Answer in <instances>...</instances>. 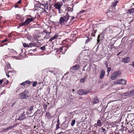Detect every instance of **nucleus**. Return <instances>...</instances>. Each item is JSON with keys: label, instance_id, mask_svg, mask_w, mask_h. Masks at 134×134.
Here are the masks:
<instances>
[{"label": "nucleus", "instance_id": "1", "mask_svg": "<svg viewBox=\"0 0 134 134\" xmlns=\"http://www.w3.org/2000/svg\"><path fill=\"white\" fill-rule=\"evenodd\" d=\"M65 15L61 17L58 23L60 25H65L68 22V25H71L72 24L73 20L75 18L74 16H70L68 13H66Z\"/></svg>", "mask_w": 134, "mask_h": 134}, {"label": "nucleus", "instance_id": "2", "mask_svg": "<svg viewBox=\"0 0 134 134\" xmlns=\"http://www.w3.org/2000/svg\"><path fill=\"white\" fill-rule=\"evenodd\" d=\"M28 91L25 90L23 92L21 93L19 95L20 97L22 99H26L28 97Z\"/></svg>", "mask_w": 134, "mask_h": 134}, {"label": "nucleus", "instance_id": "3", "mask_svg": "<svg viewBox=\"0 0 134 134\" xmlns=\"http://www.w3.org/2000/svg\"><path fill=\"white\" fill-rule=\"evenodd\" d=\"M113 32V31L109 27L106 28L102 32V33L103 34L108 35Z\"/></svg>", "mask_w": 134, "mask_h": 134}, {"label": "nucleus", "instance_id": "4", "mask_svg": "<svg viewBox=\"0 0 134 134\" xmlns=\"http://www.w3.org/2000/svg\"><path fill=\"white\" fill-rule=\"evenodd\" d=\"M121 74V72L119 71L115 72L111 75L110 78L113 80H115L117 77L120 75Z\"/></svg>", "mask_w": 134, "mask_h": 134}, {"label": "nucleus", "instance_id": "5", "mask_svg": "<svg viewBox=\"0 0 134 134\" xmlns=\"http://www.w3.org/2000/svg\"><path fill=\"white\" fill-rule=\"evenodd\" d=\"M90 92L89 90L84 91L83 89H80L78 90L77 92L78 94L80 95L83 94H87Z\"/></svg>", "mask_w": 134, "mask_h": 134}, {"label": "nucleus", "instance_id": "6", "mask_svg": "<svg viewBox=\"0 0 134 134\" xmlns=\"http://www.w3.org/2000/svg\"><path fill=\"white\" fill-rule=\"evenodd\" d=\"M63 3L62 2L60 1L54 4V7L55 9H58L61 8V7L62 6Z\"/></svg>", "mask_w": 134, "mask_h": 134}, {"label": "nucleus", "instance_id": "7", "mask_svg": "<svg viewBox=\"0 0 134 134\" xmlns=\"http://www.w3.org/2000/svg\"><path fill=\"white\" fill-rule=\"evenodd\" d=\"M25 116V112L24 111L21 114L19 115L18 118H16L15 120H21L25 119H26V117Z\"/></svg>", "mask_w": 134, "mask_h": 134}, {"label": "nucleus", "instance_id": "8", "mask_svg": "<svg viewBox=\"0 0 134 134\" xmlns=\"http://www.w3.org/2000/svg\"><path fill=\"white\" fill-rule=\"evenodd\" d=\"M35 18L33 17L30 18H27L26 19L24 22L25 24V26H26L29 24Z\"/></svg>", "mask_w": 134, "mask_h": 134}, {"label": "nucleus", "instance_id": "9", "mask_svg": "<svg viewBox=\"0 0 134 134\" xmlns=\"http://www.w3.org/2000/svg\"><path fill=\"white\" fill-rule=\"evenodd\" d=\"M80 66L79 65H76L73 66L70 68L71 70H72L73 71H75L79 69Z\"/></svg>", "mask_w": 134, "mask_h": 134}, {"label": "nucleus", "instance_id": "10", "mask_svg": "<svg viewBox=\"0 0 134 134\" xmlns=\"http://www.w3.org/2000/svg\"><path fill=\"white\" fill-rule=\"evenodd\" d=\"M99 99L97 96L95 97L93 99L92 102V104H94L99 102Z\"/></svg>", "mask_w": 134, "mask_h": 134}, {"label": "nucleus", "instance_id": "11", "mask_svg": "<svg viewBox=\"0 0 134 134\" xmlns=\"http://www.w3.org/2000/svg\"><path fill=\"white\" fill-rule=\"evenodd\" d=\"M127 118L128 120H131L134 119V113L129 114L127 116Z\"/></svg>", "mask_w": 134, "mask_h": 134}, {"label": "nucleus", "instance_id": "12", "mask_svg": "<svg viewBox=\"0 0 134 134\" xmlns=\"http://www.w3.org/2000/svg\"><path fill=\"white\" fill-rule=\"evenodd\" d=\"M70 45H64V46H62L60 48V50H67L68 48H69V47H70Z\"/></svg>", "mask_w": 134, "mask_h": 134}, {"label": "nucleus", "instance_id": "13", "mask_svg": "<svg viewBox=\"0 0 134 134\" xmlns=\"http://www.w3.org/2000/svg\"><path fill=\"white\" fill-rule=\"evenodd\" d=\"M58 10L59 13L61 15H65L66 13H65L63 9H62L61 8Z\"/></svg>", "mask_w": 134, "mask_h": 134}, {"label": "nucleus", "instance_id": "14", "mask_svg": "<svg viewBox=\"0 0 134 134\" xmlns=\"http://www.w3.org/2000/svg\"><path fill=\"white\" fill-rule=\"evenodd\" d=\"M120 85H124L126 84L127 81L122 79H120Z\"/></svg>", "mask_w": 134, "mask_h": 134}, {"label": "nucleus", "instance_id": "15", "mask_svg": "<svg viewBox=\"0 0 134 134\" xmlns=\"http://www.w3.org/2000/svg\"><path fill=\"white\" fill-rule=\"evenodd\" d=\"M129 60L130 58L129 57H127L126 58H124L122 59V61L125 63H128L129 61Z\"/></svg>", "mask_w": 134, "mask_h": 134}, {"label": "nucleus", "instance_id": "16", "mask_svg": "<svg viewBox=\"0 0 134 134\" xmlns=\"http://www.w3.org/2000/svg\"><path fill=\"white\" fill-rule=\"evenodd\" d=\"M58 37V35H55L54 36L52 37L49 40V42L52 41L53 40H55L57 39V37Z\"/></svg>", "mask_w": 134, "mask_h": 134}, {"label": "nucleus", "instance_id": "17", "mask_svg": "<svg viewBox=\"0 0 134 134\" xmlns=\"http://www.w3.org/2000/svg\"><path fill=\"white\" fill-rule=\"evenodd\" d=\"M28 47H36L37 46V43H36L35 42H31L30 43L28 44Z\"/></svg>", "mask_w": 134, "mask_h": 134}, {"label": "nucleus", "instance_id": "18", "mask_svg": "<svg viewBox=\"0 0 134 134\" xmlns=\"http://www.w3.org/2000/svg\"><path fill=\"white\" fill-rule=\"evenodd\" d=\"M105 74V72L103 70H102L101 71L100 78V79L102 78L104 76Z\"/></svg>", "mask_w": 134, "mask_h": 134}, {"label": "nucleus", "instance_id": "19", "mask_svg": "<svg viewBox=\"0 0 134 134\" xmlns=\"http://www.w3.org/2000/svg\"><path fill=\"white\" fill-rule=\"evenodd\" d=\"M92 39V38H91L90 37H86V41L85 42V43H87L91 41Z\"/></svg>", "mask_w": 134, "mask_h": 134}, {"label": "nucleus", "instance_id": "20", "mask_svg": "<svg viewBox=\"0 0 134 134\" xmlns=\"http://www.w3.org/2000/svg\"><path fill=\"white\" fill-rule=\"evenodd\" d=\"M71 7L68 6L67 8V10L68 12H72L73 10V6L71 5Z\"/></svg>", "mask_w": 134, "mask_h": 134}, {"label": "nucleus", "instance_id": "21", "mask_svg": "<svg viewBox=\"0 0 134 134\" xmlns=\"http://www.w3.org/2000/svg\"><path fill=\"white\" fill-rule=\"evenodd\" d=\"M109 47L111 50H114L115 49H116V48H115V47L113 44H111L109 46Z\"/></svg>", "mask_w": 134, "mask_h": 134}, {"label": "nucleus", "instance_id": "22", "mask_svg": "<svg viewBox=\"0 0 134 134\" xmlns=\"http://www.w3.org/2000/svg\"><path fill=\"white\" fill-rule=\"evenodd\" d=\"M134 12V8H132L127 10V13L131 14L132 13Z\"/></svg>", "mask_w": 134, "mask_h": 134}, {"label": "nucleus", "instance_id": "23", "mask_svg": "<svg viewBox=\"0 0 134 134\" xmlns=\"http://www.w3.org/2000/svg\"><path fill=\"white\" fill-rule=\"evenodd\" d=\"M45 116L46 117V116L48 119H50L51 118V115L49 113L46 112Z\"/></svg>", "mask_w": 134, "mask_h": 134}, {"label": "nucleus", "instance_id": "24", "mask_svg": "<svg viewBox=\"0 0 134 134\" xmlns=\"http://www.w3.org/2000/svg\"><path fill=\"white\" fill-rule=\"evenodd\" d=\"M92 32L91 33V35H92L93 36H95V35H94L93 33L95 34L97 32V30L95 28H94L92 29Z\"/></svg>", "mask_w": 134, "mask_h": 134}, {"label": "nucleus", "instance_id": "25", "mask_svg": "<svg viewBox=\"0 0 134 134\" xmlns=\"http://www.w3.org/2000/svg\"><path fill=\"white\" fill-rule=\"evenodd\" d=\"M63 46L68 45L67 40L65 39L62 41Z\"/></svg>", "mask_w": 134, "mask_h": 134}, {"label": "nucleus", "instance_id": "26", "mask_svg": "<svg viewBox=\"0 0 134 134\" xmlns=\"http://www.w3.org/2000/svg\"><path fill=\"white\" fill-rule=\"evenodd\" d=\"M118 2V1H115L112 2V5L113 7L115 6L116 5Z\"/></svg>", "mask_w": 134, "mask_h": 134}, {"label": "nucleus", "instance_id": "27", "mask_svg": "<svg viewBox=\"0 0 134 134\" xmlns=\"http://www.w3.org/2000/svg\"><path fill=\"white\" fill-rule=\"evenodd\" d=\"M114 84H120V79L119 80H116L114 81Z\"/></svg>", "mask_w": 134, "mask_h": 134}, {"label": "nucleus", "instance_id": "28", "mask_svg": "<svg viewBox=\"0 0 134 134\" xmlns=\"http://www.w3.org/2000/svg\"><path fill=\"white\" fill-rule=\"evenodd\" d=\"M113 14V13L111 12L108 13L107 14L108 16L109 17L111 18L112 17Z\"/></svg>", "mask_w": 134, "mask_h": 134}, {"label": "nucleus", "instance_id": "29", "mask_svg": "<svg viewBox=\"0 0 134 134\" xmlns=\"http://www.w3.org/2000/svg\"><path fill=\"white\" fill-rule=\"evenodd\" d=\"M50 37V36L49 34H46L44 37V38L46 39L49 38Z\"/></svg>", "mask_w": 134, "mask_h": 134}, {"label": "nucleus", "instance_id": "30", "mask_svg": "<svg viewBox=\"0 0 134 134\" xmlns=\"http://www.w3.org/2000/svg\"><path fill=\"white\" fill-rule=\"evenodd\" d=\"M97 125L99 126L102 125L101 122L99 120H98L97 121Z\"/></svg>", "mask_w": 134, "mask_h": 134}, {"label": "nucleus", "instance_id": "31", "mask_svg": "<svg viewBox=\"0 0 134 134\" xmlns=\"http://www.w3.org/2000/svg\"><path fill=\"white\" fill-rule=\"evenodd\" d=\"M14 126H15V125H14V126H12L10 127H8V128H7L6 129L3 130L2 131H3L4 132H5L6 131H5V130H8L9 129H10L11 128H14Z\"/></svg>", "mask_w": 134, "mask_h": 134}, {"label": "nucleus", "instance_id": "32", "mask_svg": "<svg viewBox=\"0 0 134 134\" xmlns=\"http://www.w3.org/2000/svg\"><path fill=\"white\" fill-rule=\"evenodd\" d=\"M129 94L131 96H134V90L130 92L129 93Z\"/></svg>", "mask_w": 134, "mask_h": 134}, {"label": "nucleus", "instance_id": "33", "mask_svg": "<svg viewBox=\"0 0 134 134\" xmlns=\"http://www.w3.org/2000/svg\"><path fill=\"white\" fill-rule=\"evenodd\" d=\"M75 119L73 120L72 121L71 123V125L72 126H73L75 124Z\"/></svg>", "mask_w": 134, "mask_h": 134}, {"label": "nucleus", "instance_id": "34", "mask_svg": "<svg viewBox=\"0 0 134 134\" xmlns=\"http://www.w3.org/2000/svg\"><path fill=\"white\" fill-rule=\"evenodd\" d=\"M34 106L33 105L31 106L30 108L29 109V110L30 111V113H32V111L33 110V107Z\"/></svg>", "mask_w": 134, "mask_h": 134}, {"label": "nucleus", "instance_id": "35", "mask_svg": "<svg viewBox=\"0 0 134 134\" xmlns=\"http://www.w3.org/2000/svg\"><path fill=\"white\" fill-rule=\"evenodd\" d=\"M100 36L99 35H98V39H97V44L99 43V44H100V40H99V39L100 38H99Z\"/></svg>", "mask_w": 134, "mask_h": 134}, {"label": "nucleus", "instance_id": "36", "mask_svg": "<svg viewBox=\"0 0 134 134\" xmlns=\"http://www.w3.org/2000/svg\"><path fill=\"white\" fill-rule=\"evenodd\" d=\"M23 46L24 47H28L29 45L28 44H26V43H23Z\"/></svg>", "mask_w": 134, "mask_h": 134}, {"label": "nucleus", "instance_id": "37", "mask_svg": "<svg viewBox=\"0 0 134 134\" xmlns=\"http://www.w3.org/2000/svg\"><path fill=\"white\" fill-rule=\"evenodd\" d=\"M100 129L103 132L105 133L106 132L105 129H104L102 127Z\"/></svg>", "mask_w": 134, "mask_h": 134}, {"label": "nucleus", "instance_id": "38", "mask_svg": "<svg viewBox=\"0 0 134 134\" xmlns=\"http://www.w3.org/2000/svg\"><path fill=\"white\" fill-rule=\"evenodd\" d=\"M37 82L35 81L33 82L32 83V85L33 87H35L37 84Z\"/></svg>", "mask_w": 134, "mask_h": 134}, {"label": "nucleus", "instance_id": "39", "mask_svg": "<svg viewBox=\"0 0 134 134\" xmlns=\"http://www.w3.org/2000/svg\"><path fill=\"white\" fill-rule=\"evenodd\" d=\"M23 25H25V24L24 22L23 23H20L19 24V27H21L23 26Z\"/></svg>", "mask_w": 134, "mask_h": 134}, {"label": "nucleus", "instance_id": "40", "mask_svg": "<svg viewBox=\"0 0 134 134\" xmlns=\"http://www.w3.org/2000/svg\"><path fill=\"white\" fill-rule=\"evenodd\" d=\"M46 48V47L44 46H43L42 47H40V48H39V49H40L41 50H45Z\"/></svg>", "mask_w": 134, "mask_h": 134}, {"label": "nucleus", "instance_id": "41", "mask_svg": "<svg viewBox=\"0 0 134 134\" xmlns=\"http://www.w3.org/2000/svg\"><path fill=\"white\" fill-rule=\"evenodd\" d=\"M107 72L108 73V74H109L110 71L111 70V68L110 67H107Z\"/></svg>", "mask_w": 134, "mask_h": 134}, {"label": "nucleus", "instance_id": "42", "mask_svg": "<svg viewBox=\"0 0 134 134\" xmlns=\"http://www.w3.org/2000/svg\"><path fill=\"white\" fill-rule=\"evenodd\" d=\"M85 10H82L79 13L80 14H82V13H85Z\"/></svg>", "mask_w": 134, "mask_h": 134}, {"label": "nucleus", "instance_id": "43", "mask_svg": "<svg viewBox=\"0 0 134 134\" xmlns=\"http://www.w3.org/2000/svg\"><path fill=\"white\" fill-rule=\"evenodd\" d=\"M85 81L82 78V79H80V82H81L82 83H83Z\"/></svg>", "mask_w": 134, "mask_h": 134}, {"label": "nucleus", "instance_id": "44", "mask_svg": "<svg viewBox=\"0 0 134 134\" xmlns=\"http://www.w3.org/2000/svg\"><path fill=\"white\" fill-rule=\"evenodd\" d=\"M21 0H19V1L17 2L16 3L17 4H20L21 3Z\"/></svg>", "mask_w": 134, "mask_h": 134}, {"label": "nucleus", "instance_id": "45", "mask_svg": "<svg viewBox=\"0 0 134 134\" xmlns=\"http://www.w3.org/2000/svg\"><path fill=\"white\" fill-rule=\"evenodd\" d=\"M8 40H7V39L6 38L4 40L2 41V42H5L7 41Z\"/></svg>", "mask_w": 134, "mask_h": 134}, {"label": "nucleus", "instance_id": "46", "mask_svg": "<svg viewBox=\"0 0 134 134\" xmlns=\"http://www.w3.org/2000/svg\"><path fill=\"white\" fill-rule=\"evenodd\" d=\"M34 39L36 41H37L38 40V41H39V40H38V38L37 37V36H35L34 37Z\"/></svg>", "mask_w": 134, "mask_h": 134}, {"label": "nucleus", "instance_id": "47", "mask_svg": "<svg viewBox=\"0 0 134 134\" xmlns=\"http://www.w3.org/2000/svg\"><path fill=\"white\" fill-rule=\"evenodd\" d=\"M11 34H12L11 33L8 35V38H10L12 37Z\"/></svg>", "mask_w": 134, "mask_h": 134}, {"label": "nucleus", "instance_id": "48", "mask_svg": "<svg viewBox=\"0 0 134 134\" xmlns=\"http://www.w3.org/2000/svg\"><path fill=\"white\" fill-rule=\"evenodd\" d=\"M59 128V124H58L56 126V129H58Z\"/></svg>", "mask_w": 134, "mask_h": 134}, {"label": "nucleus", "instance_id": "49", "mask_svg": "<svg viewBox=\"0 0 134 134\" xmlns=\"http://www.w3.org/2000/svg\"><path fill=\"white\" fill-rule=\"evenodd\" d=\"M3 82V79L0 80V84H2Z\"/></svg>", "mask_w": 134, "mask_h": 134}, {"label": "nucleus", "instance_id": "50", "mask_svg": "<svg viewBox=\"0 0 134 134\" xmlns=\"http://www.w3.org/2000/svg\"><path fill=\"white\" fill-rule=\"evenodd\" d=\"M64 133L62 132H60L58 133H57V134H64Z\"/></svg>", "mask_w": 134, "mask_h": 134}, {"label": "nucleus", "instance_id": "51", "mask_svg": "<svg viewBox=\"0 0 134 134\" xmlns=\"http://www.w3.org/2000/svg\"><path fill=\"white\" fill-rule=\"evenodd\" d=\"M25 82L26 83H27L28 84V83H30V82L29 81H26Z\"/></svg>", "mask_w": 134, "mask_h": 134}, {"label": "nucleus", "instance_id": "52", "mask_svg": "<svg viewBox=\"0 0 134 134\" xmlns=\"http://www.w3.org/2000/svg\"><path fill=\"white\" fill-rule=\"evenodd\" d=\"M25 82H23L22 83H21V85H25Z\"/></svg>", "mask_w": 134, "mask_h": 134}, {"label": "nucleus", "instance_id": "53", "mask_svg": "<svg viewBox=\"0 0 134 134\" xmlns=\"http://www.w3.org/2000/svg\"><path fill=\"white\" fill-rule=\"evenodd\" d=\"M15 8H18V4H16L15 5Z\"/></svg>", "mask_w": 134, "mask_h": 134}, {"label": "nucleus", "instance_id": "54", "mask_svg": "<svg viewBox=\"0 0 134 134\" xmlns=\"http://www.w3.org/2000/svg\"><path fill=\"white\" fill-rule=\"evenodd\" d=\"M128 95H130L129 94V93H128L126 92V93H125V95L128 96Z\"/></svg>", "mask_w": 134, "mask_h": 134}, {"label": "nucleus", "instance_id": "55", "mask_svg": "<svg viewBox=\"0 0 134 134\" xmlns=\"http://www.w3.org/2000/svg\"><path fill=\"white\" fill-rule=\"evenodd\" d=\"M122 51H121V52H119L117 54V55H118L119 54H120L121 53H122Z\"/></svg>", "mask_w": 134, "mask_h": 134}, {"label": "nucleus", "instance_id": "56", "mask_svg": "<svg viewBox=\"0 0 134 134\" xmlns=\"http://www.w3.org/2000/svg\"><path fill=\"white\" fill-rule=\"evenodd\" d=\"M86 78V77L85 76L83 77V78H82V79H83L85 81Z\"/></svg>", "mask_w": 134, "mask_h": 134}, {"label": "nucleus", "instance_id": "57", "mask_svg": "<svg viewBox=\"0 0 134 134\" xmlns=\"http://www.w3.org/2000/svg\"><path fill=\"white\" fill-rule=\"evenodd\" d=\"M132 65L134 67V62H132Z\"/></svg>", "mask_w": 134, "mask_h": 134}, {"label": "nucleus", "instance_id": "58", "mask_svg": "<svg viewBox=\"0 0 134 134\" xmlns=\"http://www.w3.org/2000/svg\"><path fill=\"white\" fill-rule=\"evenodd\" d=\"M15 102H14L13 104L12 105V107H13L14 106V104H15Z\"/></svg>", "mask_w": 134, "mask_h": 134}, {"label": "nucleus", "instance_id": "59", "mask_svg": "<svg viewBox=\"0 0 134 134\" xmlns=\"http://www.w3.org/2000/svg\"><path fill=\"white\" fill-rule=\"evenodd\" d=\"M7 75L8 77H10V76L9 75Z\"/></svg>", "mask_w": 134, "mask_h": 134}, {"label": "nucleus", "instance_id": "60", "mask_svg": "<svg viewBox=\"0 0 134 134\" xmlns=\"http://www.w3.org/2000/svg\"><path fill=\"white\" fill-rule=\"evenodd\" d=\"M108 64H106V67H107V68L108 67Z\"/></svg>", "mask_w": 134, "mask_h": 134}, {"label": "nucleus", "instance_id": "61", "mask_svg": "<svg viewBox=\"0 0 134 134\" xmlns=\"http://www.w3.org/2000/svg\"><path fill=\"white\" fill-rule=\"evenodd\" d=\"M59 122V120H58V121H57V123H58H58Z\"/></svg>", "mask_w": 134, "mask_h": 134}, {"label": "nucleus", "instance_id": "62", "mask_svg": "<svg viewBox=\"0 0 134 134\" xmlns=\"http://www.w3.org/2000/svg\"><path fill=\"white\" fill-rule=\"evenodd\" d=\"M26 52H27L26 51V52H25V51H24V53H26Z\"/></svg>", "mask_w": 134, "mask_h": 134}, {"label": "nucleus", "instance_id": "63", "mask_svg": "<svg viewBox=\"0 0 134 134\" xmlns=\"http://www.w3.org/2000/svg\"><path fill=\"white\" fill-rule=\"evenodd\" d=\"M82 71H85V69H83L82 70Z\"/></svg>", "mask_w": 134, "mask_h": 134}, {"label": "nucleus", "instance_id": "64", "mask_svg": "<svg viewBox=\"0 0 134 134\" xmlns=\"http://www.w3.org/2000/svg\"><path fill=\"white\" fill-rule=\"evenodd\" d=\"M74 91V90H72V91H73V92Z\"/></svg>", "mask_w": 134, "mask_h": 134}]
</instances>
